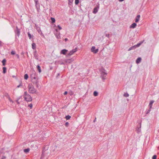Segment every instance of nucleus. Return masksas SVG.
<instances>
[{
  "instance_id": "obj_16",
  "label": "nucleus",
  "mask_w": 159,
  "mask_h": 159,
  "mask_svg": "<svg viewBox=\"0 0 159 159\" xmlns=\"http://www.w3.org/2000/svg\"><path fill=\"white\" fill-rule=\"evenodd\" d=\"M141 61V57H138L136 61V62L137 64L139 63Z\"/></svg>"
},
{
  "instance_id": "obj_8",
  "label": "nucleus",
  "mask_w": 159,
  "mask_h": 159,
  "mask_svg": "<svg viewBox=\"0 0 159 159\" xmlns=\"http://www.w3.org/2000/svg\"><path fill=\"white\" fill-rule=\"evenodd\" d=\"M31 78L32 80H36L37 79L36 78V72L35 71H33V74H32L31 75Z\"/></svg>"
},
{
  "instance_id": "obj_33",
  "label": "nucleus",
  "mask_w": 159,
  "mask_h": 159,
  "mask_svg": "<svg viewBox=\"0 0 159 159\" xmlns=\"http://www.w3.org/2000/svg\"><path fill=\"white\" fill-rule=\"evenodd\" d=\"M79 2V0H75V3L76 5H77L78 4Z\"/></svg>"
},
{
  "instance_id": "obj_30",
  "label": "nucleus",
  "mask_w": 159,
  "mask_h": 159,
  "mask_svg": "<svg viewBox=\"0 0 159 159\" xmlns=\"http://www.w3.org/2000/svg\"><path fill=\"white\" fill-rule=\"evenodd\" d=\"M28 78V75L27 74H25L24 75V79L27 80Z\"/></svg>"
},
{
  "instance_id": "obj_14",
  "label": "nucleus",
  "mask_w": 159,
  "mask_h": 159,
  "mask_svg": "<svg viewBox=\"0 0 159 159\" xmlns=\"http://www.w3.org/2000/svg\"><path fill=\"white\" fill-rule=\"evenodd\" d=\"M10 102L11 103H13V102H15L16 103H17V104H19V102H18V100H9Z\"/></svg>"
},
{
  "instance_id": "obj_12",
  "label": "nucleus",
  "mask_w": 159,
  "mask_h": 159,
  "mask_svg": "<svg viewBox=\"0 0 159 159\" xmlns=\"http://www.w3.org/2000/svg\"><path fill=\"white\" fill-rule=\"evenodd\" d=\"M140 17V15H138L136 16V17L135 19V22H136L137 23L139 21Z\"/></svg>"
},
{
  "instance_id": "obj_34",
  "label": "nucleus",
  "mask_w": 159,
  "mask_h": 159,
  "mask_svg": "<svg viewBox=\"0 0 159 159\" xmlns=\"http://www.w3.org/2000/svg\"><path fill=\"white\" fill-rule=\"evenodd\" d=\"M73 0H68V4L69 5H71Z\"/></svg>"
},
{
  "instance_id": "obj_26",
  "label": "nucleus",
  "mask_w": 159,
  "mask_h": 159,
  "mask_svg": "<svg viewBox=\"0 0 159 159\" xmlns=\"http://www.w3.org/2000/svg\"><path fill=\"white\" fill-rule=\"evenodd\" d=\"M136 130L137 131L138 133H139L141 131V129L140 128L137 127L136 129Z\"/></svg>"
},
{
  "instance_id": "obj_46",
  "label": "nucleus",
  "mask_w": 159,
  "mask_h": 159,
  "mask_svg": "<svg viewBox=\"0 0 159 159\" xmlns=\"http://www.w3.org/2000/svg\"><path fill=\"white\" fill-rule=\"evenodd\" d=\"M26 100L27 102H30V101H31L32 100Z\"/></svg>"
},
{
  "instance_id": "obj_41",
  "label": "nucleus",
  "mask_w": 159,
  "mask_h": 159,
  "mask_svg": "<svg viewBox=\"0 0 159 159\" xmlns=\"http://www.w3.org/2000/svg\"><path fill=\"white\" fill-rule=\"evenodd\" d=\"M57 27L59 30H61L62 29L61 27L59 25H58Z\"/></svg>"
},
{
  "instance_id": "obj_51",
  "label": "nucleus",
  "mask_w": 159,
  "mask_h": 159,
  "mask_svg": "<svg viewBox=\"0 0 159 159\" xmlns=\"http://www.w3.org/2000/svg\"><path fill=\"white\" fill-rule=\"evenodd\" d=\"M57 38H59V36H57Z\"/></svg>"
},
{
  "instance_id": "obj_9",
  "label": "nucleus",
  "mask_w": 159,
  "mask_h": 159,
  "mask_svg": "<svg viewBox=\"0 0 159 159\" xmlns=\"http://www.w3.org/2000/svg\"><path fill=\"white\" fill-rule=\"evenodd\" d=\"M77 51V48H75L73 49L72 50L70 51L68 54V56L72 55L73 53L76 52Z\"/></svg>"
},
{
  "instance_id": "obj_50",
  "label": "nucleus",
  "mask_w": 159,
  "mask_h": 159,
  "mask_svg": "<svg viewBox=\"0 0 159 159\" xmlns=\"http://www.w3.org/2000/svg\"><path fill=\"white\" fill-rule=\"evenodd\" d=\"M1 42L0 41V45H1Z\"/></svg>"
},
{
  "instance_id": "obj_37",
  "label": "nucleus",
  "mask_w": 159,
  "mask_h": 159,
  "mask_svg": "<svg viewBox=\"0 0 159 159\" xmlns=\"http://www.w3.org/2000/svg\"><path fill=\"white\" fill-rule=\"evenodd\" d=\"M157 157V156L156 155H155L153 156L152 157V159H156Z\"/></svg>"
},
{
  "instance_id": "obj_6",
  "label": "nucleus",
  "mask_w": 159,
  "mask_h": 159,
  "mask_svg": "<svg viewBox=\"0 0 159 159\" xmlns=\"http://www.w3.org/2000/svg\"><path fill=\"white\" fill-rule=\"evenodd\" d=\"M15 36H16V39H17V36L18 37H19L20 34V29L18 28V27L17 26L16 27V30H15Z\"/></svg>"
},
{
  "instance_id": "obj_42",
  "label": "nucleus",
  "mask_w": 159,
  "mask_h": 159,
  "mask_svg": "<svg viewBox=\"0 0 159 159\" xmlns=\"http://www.w3.org/2000/svg\"><path fill=\"white\" fill-rule=\"evenodd\" d=\"M6 158V157H5L4 156H2V158L1 159H5Z\"/></svg>"
},
{
  "instance_id": "obj_17",
  "label": "nucleus",
  "mask_w": 159,
  "mask_h": 159,
  "mask_svg": "<svg viewBox=\"0 0 159 159\" xmlns=\"http://www.w3.org/2000/svg\"><path fill=\"white\" fill-rule=\"evenodd\" d=\"M136 48V47H135V46L134 45L133 46H132L131 47H130L128 50V51H130L132 50H134Z\"/></svg>"
},
{
  "instance_id": "obj_31",
  "label": "nucleus",
  "mask_w": 159,
  "mask_h": 159,
  "mask_svg": "<svg viewBox=\"0 0 159 159\" xmlns=\"http://www.w3.org/2000/svg\"><path fill=\"white\" fill-rule=\"evenodd\" d=\"M151 109H150V108H149V109L147 110L146 111V114H148V113H149L151 111Z\"/></svg>"
},
{
  "instance_id": "obj_38",
  "label": "nucleus",
  "mask_w": 159,
  "mask_h": 159,
  "mask_svg": "<svg viewBox=\"0 0 159 159\" xmlns=\"http://www.w3.org/2000/svg\"><path fill=\"white\" fill-rule=\"evenodd\" d=\"M22 83H20V84L18 85V86H17V88H19L20 87H22Z\"/></svg>"
},
{
  "instance_id": "obj_49",
  "label": "nucleus",
  "mask_w": 159,
  "mask_h": 159,
  "mask_svg": "<svg viewBox=\"0 0 159 159\" xmlns=\"http://www.w3.org/2000/svg\"><path fill=\"white\" fill-rule=\"evenodd\" d=\"M124 0H119V1H120V2H122L124 1Z\"/></svg>"
},
{
  "instance_id": "obj_20",
  "label": "nucleus",
  "mask_w": 159,
  "mask_h": 159,
  "mask_svg": "<svg viewBox=\"0 0 159 159\" xmlns=\"http://www.w3.org/2000/svg\"><path fill=\"white\" fill-rule=\"evenodd\" d=\"M6 60L5 59H3L2 61V65L3 66H5L6 65Z\"/></svg>"
},
{
  "instance_id": "obj_13",
  "label": "nucleus",
  "mask_w": 159,
  "mask_h": 159,
  "mask_svg": "<svg viewBox=\"0 0 159 159\" xmlns=\"http://www.w3.org/2000/svg\"><path fill=\"white\" fill-rule=\"evenodd\" d=\"M136 26L137 24L135 23H134L130 25V28L134 29L136 27Z\"/></svg>"
},
{
  "instance_id": "obj_43",
  "label": "nucleus",
  "mask_w": 159,
  "mask_h": 159,
  "mask_svg": "<svg viewBox=\"0 0 159 159\" xmlns=\"http://www.w3.org/2000/svg\"><path fill=\"white\" fill-rule=\"evenodd\" d=\"M67 91H65L64 93V94L65 95H66V94H67Z\"/></svg>"
},
{
  "instance_id": "obj_25",
  "label": "nucleus",
  "mask_w": 159,
  "mask_h": 159,
  "mask_svg": "<svg viewBox=\"0 0 159 159\" xmlns=\"http://www.w3.org/2000/svg\"><path fill=\"white\" fill-rule=\"evenodd\" d=\"M2 69H3V73L4 74L6 72V70H7L6 68L5 67H3Z\"/></svg>"
},
{
  "instance_id": "obj_4",
  "label": "nucleus",
  "mask_w": 159,
  "mask_h": 159,
  "mask_svg": "<svg viewBox=\"0 0 159 159\" xmlns=\"http://www.w3.org/2000/svg\"><path fill=\"white\" fill-rule=\"evenodd\" d=\"M35 28L37 30L38 33L42 36H43V37H44V35L42 33L41 29L39 26L36 24H35Z\"/></svg>"
},
{
  "instance_id": "obj_15",
  "label": "nucleus",
  "mask_w": 159,
  "mask_h": 159,
  "mask_svg": "<svg viewBox=\"0 0 159 159\" xmlns=\"http://www.w3.org/2000/svg\"><path fill=\"white\" fill-rule=\"evenodd\" d=\"M154 101H151L149 103V107L150 109H151L152 107V104L154 102Z\"/></svg>"
},
{
  "instance_id": "obj_10",
  "label": "nucleus",
  "mask_w": 159,
  "mask_h": 159,
  "mask_svg": "<svg viewBox=\"0 0 159 159\" xmlns=\"http://www.w3.org/2000/svg\"><path fill=\"white\" fill-rule=\"evenodd\" d=\"M91 51L95 53H97L98 51V49H95V47L94 46H93L91 48Z\"/></svg>"
},
{
  "instance_id": "obj_48",
  "label": "nucleus",
  "mask_w": 159,
  "mask_h": 159,
  "mask_svg": "<svg viewBox=\"0 0 159 159\" xmlns=\"http://www.w3.org/2000/svg\"><path fill=\"white\" fill-rule=\"evenodd\" d=\"M65 41H67L68 40V39L67 38H66L65 39Z\"/></svg>"
},
{
  "instance_id": "obj_39",
  "label": "nucleus",
  "mask_w": 159,
  "mask_h": 159,
  "mask_svg": "<svg viewBox=\"0 0 159 159\" xmlns=\"http://www.w3.org/2000/svg\"><path fill=\"white\" fill-rule=\"evenodd\" d=\"M69 125V123L68 122H66V123L65 124V125L66 127H68Z\"/></svg>"
},
{
  "instance_id": "obj_52",
  "label": "nucleus",
  "mask_w": 159,
  "mask_h": 159,
  "mask_svg": "<svg viewBox=\"0 0 159 159\" xmlns=\"http://www.w3.org/2000/svg\"><path fill=\"white\" fill-rule=\"evenodd\" d=\"M25 100L26 99V98H25Z\"/></svg>"
},
{
  "instance_id": "obj_23",
  "label": "nucleus",
  "mask_w": 159,
  "mask_h": 159,
  "mask_svg": "<svg viewBox=\"0 0 159 159\" xmlns=\"http://www.w3.org/2000/svg\"><path fill=\"white\" fill-rule=\"evenodd\" d=\"M30 150V149L29 148H27L26 149H25L24 150V151L25 153H27L29 152Z\"/></svg>"
},
{
  "instance_id": "obj_5",
  "label": "nucleus",
  "mask_w": 159,
  "mask_h": 159,
  "mask_svg": "<svg viewBox=\"0 0 159 159\" xmlns=\"http://www.w3.org/2000/svg\"><path fill=\"white\" fill-rule=\"evenodd\" d=\"M34 1L37 11L38 12H39L40 11V5L39 3H38V0H34Z\"/></svg>"
},
{
  "instance_id": "obj_44",
  "label": "nucleus",
  "mask_w": 159,
  "mask_h": 159,
  "mask_svg": "<svg viewBox=\"0 0 159 159\" xmlns=\"http://www.w3.org/2000/svg\"><path fill=\"white\" fill-rule=\"evenodd\" d=\"M16 56L18 58H19V55L18 54H16Z\"/></svg>"
},
{
  "instance_id": "obj_27",
  "label": "nucleus",
  "mask_w": 159,
  "mask_h": 159,
  "mask_svg": "<svg viewBox=\"0 0 159 159\" xmlns=\"http://www.w3.org/2000/svg\"><path fill=\"white\" fill-rule=\"evenodd\" d=\"M98 95V93L97 91H95L94 92L93 95L95 96H97Z\"/></svg>"
},
{
  "instance_id": "obj_29",
  "label": "nucleus",
  "mask_w": 159,
  "mask_h": 159,
  "mask_svg": "<svg viewBox=\"0 0 159 159\" xmlns=\"http://www.w3.org/2000/svg\"><path fill=\"white\" fill-rule=\"evenodd\" d=\"M71 118V116L70 115H67L66 116L65 118L67 120H69Z\"/></svg>"
},
{
  "instance_id": "obj_1",
  "label": "nucleus",
  "mask_w": 159,
  "mask_h": 159,
  "mask_svg": "<svg viewBox=\"0 0 159 159\" xmlns=\"http://www.w3.org/2000/svg\"><path fill=\"white\" fill-rule=\"evenodd\" d=\"M29 92L30 93H34L36 91V89H35L33 85L31 84H28Z\"/></svg>"
},
{
  "instance_id": "obj_28",
  "label": "nucleus",
  "mask_w": 159,
  "mask_h": 159,
  "mask_svg": "<svg viewBox=\"0 0 159 159\" xmlns=\"http://www.w3.org/2000/svg\"><path fill=\"white\" fill-rule=\"evenodd\" d=\"M51 22L52 23H54L55 22V20L54 18L53 17H51Z\"/></svg>"
},
{
  "instance_id": "obj_11",
  "label": "nucleus",
  "mask_w": 159,
  "mask_h": 159,
  "mask_svg": "<svg viewBox=\"0 0 159 159\" xmlns=\"http://www.w3.org/2000/svg\"><path fill=\"white\" fill-rule=\"evenodd\" d=\"M68 51L66 49H63L61 50L60 52V54H62L64 55H65L66 52Z\"/></svg>"
},
{
  "instance_id": "obj_53",
  "label": "nucleus",
  "mask_w": 159,
  "mask_h": 159,
  "mask_svg": "<svg viewBox=\"0 0 159 159\" xmlns=\"http://www.w3.org/2000/svg\"><path fill=\"white\" fill-rule=\"evenodd\" d=\"M58 75H59V74H58Z\"/></svg>"
},
{
  "instance_id": "obj_36",
  "label": "nucleus",
  "mask_w": 159,
  "mask_h": 159,
  "mask_svg": "<svg viewBox=\"0 0 159 159\" xmlns=\"http://www.w3.org/2000/svg\"><path fill=\"white\" fill-rule=\"evenodd\" d=\"M33 105L32 103H30L28 105V107H29L30 109H32V108Z\"/></svg>"
},
{
  "instance_id": "obj_24",
  "label": "nucleus",
  "mask_w": 159,
  "mask_h": 159,
  "mask_svg": "<svg viewBox=\"0 0 159 159\" xmlns=\"http://www.w3.org/2000/svg\"><path fill=\"white\" fill-rule=\"evenodd\" d=\"M28 35L30 39H31L33 37V35H32L29 32L28 33Z\"/></svg>"
},
{
  "instance_id": "obj_35",
  "label": "nucleus",
  "mask_w": 159,
  "mask_h": 159,
  "mask_svg": "<svg viewBox=\"0 0 159 159\" xmlns=\"http://www.w3.org/2000/svg\"><path fill=\"white\" fill-rule=\"evenodd\" d=\"M141 123H139L137 126V128H141Z\"/></svg>"
},
{
  "instance_id": "obj_47",
  "label": "nucleus",
  "mask_w": 159,
  "mask_h": 159,
  "mask_svg": "<svg viewBox=\"0 0 159 159\" xmlns=\"http://www.w3.org/2000/svg\"><path fill=\"white\" fill-rule=\"evenodd\" d=\"M96 118H95V119L94 120H93L94 122H95V121H96Z\"/></svg>"
},
{
  "instance_id": "obj_45",
  "label": "nucleus",
  "mask_w": 159,
  "mask_h": 159,
  "mask_svg": "<svg viewBox=\"0 0 159 159\" xmlns=\"http://www.w3.org/2000/svg\"><path fill=\"white\" fill-rule=\"evenodd\" d=\"M106 36V37H107L109 38V34H107Z\"/></svg>"
},
{
  "instance_id": "obj_22",
  "label": "nucleus",
  "mask_w": 159,
  "mask_h": 159,
  "mask_svg": "<svg viewBox=\"0 0 159 159\" xmlns=\"http://www.w3.org/2000/svg\"><path fill=\"white\" fill-rule=\"evenodd\" d=\"M37 68L39 72L40 73L41 71L40 66L39 65H38L37 66Z\"/></svg>"
},
{
  "instance_id": "obj_19",
  "label": "nucleus",
  "mask_w": 159,
  "mask_h": 159,
  "mask_svg": "<svg viewBox=\"0 0 159 159\" xmlns=\"http://www.w3.org/2000/svg\"><path fill=\"white\" fill-rule=\"evenodd\" d=\"M34 56L35 58L37 60H38V54L36 52H34Z\"/></svg>"
},
{
  "instance_id": "obj_7",
  "label": "nucleus",
  "mask_w": 159,
  "mask_h": 159,
  "mask_svg": "<svg viewBox=\"0 0 159 159\" xmlns=\"http://www.w3.org/2000/svg\"><path fill=\"white\" fill-rule=\"evenodd\" d=\"M99 5H97L95 7L93 10V12L94 14H96L98 11V10L99 9Z\"/></svg>"
},
{
  "instance_id": "obj_18",
  "label": "nucleus",
  "mask_w": 159,
  "mask_h": 159,
  "mask_svg": "<svg viewBox=\"0 0 159 159\" xmlns=\"http://www.w3.org/2000/svg\"><path fill=\"white\" fill-rule=\"evenodd\" d=\"M144 41V40H143L140 43H138L137 44L135 45V46L136 48L139 47L142 43H143Z\"/></svg>"
},
{
  "instance_id": "obj_21",
  "label": "nucleus",
  "mask_w": 159,
  "mask_h": 159,
  "mask_svg": "<svg viewBox=\"0 0 159 159\" xmlns=\"http://www.w3.org/2000/svg\"><path fill=\"white\" fill-rule=\"evenodd\" d=\"M32 48L33 49H36V44L34 43H32Z\"/></svg>"
},
{
  "instance_id": "obj_40",
  "label": "nucleus",
  "mask_w": 159,
  "mask_h": 159,
  "mask_svg": "<svg viewBox=\"0 0 159 159\" xmlns=\"http://www.w3.org/2000/svg\"><path fill=\"white\" fill-rule=\"evenodd\" d=\"M15 54V52L14 51H12L11 52V55H14Z\"/></svg>"
},
{
  "instance_id": "obj_3",
  "label": "nucleus",
  "mask_w": 159,
  "mask_h": 159,
  "mask_svg": "<svg viewBox=\"0 0 159 159\" xmlns=\"http://www.w3.org/2000/svg\"><path fill=\"white\" fill-rule=\"evenodd\" d=\"M48 147L47 148L46 147H44L43 148V150L42 151V153L41 154V159H43L45 157V154H46L45 152L48 149Z\"/></svg>"
},
{
  "instance_id": "obj_32",
  "label": "nucleus",
  "mask_w": 159,
  "mask_h": 159,
  "mask_svg": "<svg viewBox=\"0 0 159 159\" xmlns=\"http://www.w3.org/2000/svg\"><path fill=\"white\" fill-rule=\"evenodd\" d=\"M124 96L125 97H128L129 96V94L127 93H125L124 94Z\"/></svg>"
},
{
  "instance_id": "obj_2",
  "label": "nucleus",
  "mask_w": 159,
  "mask_h": 159,
  "mask_svg": "<svg viewBox=\"0 0 159 159\" xmlns=\"http://www.w3.org/2000/svg\"><path fill=\"white\" fill-rule=\"evenodd\" d=\"M107 75V73L106 72V70L104 69L102 70L101 77L103 81H104Z\"/></svg>"
}]
</instances>
